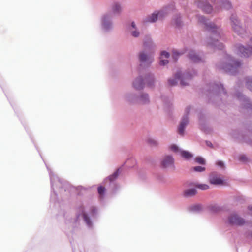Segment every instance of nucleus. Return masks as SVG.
Instances as JSON below:
<instances>
[{
  "mask_svg": "<svg viewBox=\"0 0 252 252\" xmlns=\"http://www.w3.org/2000/svg\"><path fill=\"white\" fill-rule=\"evenodd\" d=\"M143 46L145 49L148 51H151L155 48V45L150 35L147 34L145 36Z\"/></svg>",
  "mask_w": 252,
  "mask_h": 252,
  "instance_id": "12",
  "label": "nucleus"
},
{
  "mask_svg": "<svg viewBox=\"0 0 252 252\" xmlns=\"http://www.w3.org/2000/svg\"><path fill=\"white\" fill-rule=\"evenodd\" d=\"M106 189L104 187L100 186L98 188V192L101 196H103Z\"/></svg>",
  "mask_w": 252,
  "mask_h": 252,
  "instance_id": "29",
  "label": "nucleus"
},
{
  "mask_svg": "<svg viewBox=\"0 0 252 252\" xmlns=\"http://www.w3.org/2000/svg\"><path fill=\"white\" fill-rule=\"evenodd\" d=\"M174 163V159L171 156H168L164 158L162 162V165L164 167H168L173 165Z\"/></svg>",
  "mask_w": 252,
  "mask_h": 252,
  "instance_id": "19",
  "label": "nucleus"
},
{
  "mask_svg": "<svg viewBox=\"0 0 252 252\" xmlns=\"http://www.w3.org/2000/svg\"><path fill=\"white\" fill-rule=\"evenodd\" d=\"M141 100L143 104L146 103L149 101L148 96L147 94H144L141 96Z\"/></svg>",
  "mask_w": 252,
  "mask_h": 252,
  "instance_id": "28",
  "label": "nucleus"
},
{
  "mask_svg": "<svg viewBox=\"0 0 252 252\" xmlns=\"http://www.w3.org/2000/svg\"><path fill=\"white\" fill-rule=\"evenodd\" d=\"M219 3L222 8L227 10L231 9L232 7V3L229 0H220Z\"/></svg>",
  "mask_w": 252,
  "mask_h": 252,
  "instance_id": "20",
  "label": "nucleus"
},
{
  "mask_svg": "<svg viewBox=\"0 0 252 252\" xmlns=\"http://www.w3.org/2000/svg\"><path fill=\"white\" fill-rule=\"evenodd\" d=\"M250 41L252 43V37L250 38ZM237 53L242 58H249L252 56V45L247 44L244 45L239 44L237 46Z\"/></svg>",
  "mask_w": 252,
  "mask_h": 252,
  "instance_id": "4",
  "label": "nucleus"
},
{
  "mask_svg": "<svg viewBox=\"0 0 252 252\" xmlns=\"http://www.w3.org/2000/svg\"><path fill=\"white\" fill-rule=\"evenodd\" d=\"M114 17L110 11L103 13L100 17L99 26L101 31L105 33L111 32L114 29Z\"/></svg>",
  "mask_w": 252,
  "mask_h": 252,
  "instance_id": "1",
  "label": "nucleus"
},
{
  "mask_svg": "<svg viewBox=\"0 0 252 252\" xmlns=\"http://www.w3.org/2000/svg\"><path fill=\"white\" fill-rule=\"evenodd\" d=\"M149 142L150 143V144L151 145H156L157 144V142L156 141H155L154 140H149Z\"/></svg>",
  "mask_w": 252,
  "mask_h": 252,
  "instance_id": "37",
  "label": "nucleus"
},
{
  "mask_svg": "<svg viewBox=\"0 0 252 252\" xmlns=\"http://www.w3.org/2000/svg\"><path fill=\"white\" fill-rule=\"evenodd\" d=\"M196 3L197 7L205 13L210 14L213 11V6L207 0L198 1Z\"/></svg>",
  "mask_w": 252,
  "mask_h": 252,
  "instance_id": "9",
  "label": "nucleus"
},
{
  "mask_svg": "<svg viewBox=\"0 0 252 252\" xmlns=\"http://www.w3.org/2000/svg\"><path fill=\"white\" fill-rule=\"evenodd\" d=\"M231 27L234 32L239 36H242L245 32L242 23L237 15L232 13L230 16Z\"/></svg>",
  "mask_w": 252,
  "mask_h": 252,
  "instance_id": "3",
  "label": "nucleus"
},
{
  "mask_svg": "<svg viewBox=\"0 0 252 252\" xmlns=\"http://www.w3.org/2000/svg\"><path fill=\"white\" fill-rule=\"evenodd\" d=\"M195 161L201 164H205V160L201 157H197L195 159Z\"/></svg>",
  "mask_w": 252,
  "mask_h": 252,
  "instance_id": "30",
  "label": "nucleus"
},
{
  "mask_svg": "<svg viewBox=\"0 0 252 252\" xmlns=\"http://www.w3.org/2000/svg\"><path fill=\"white\" fill-rule=\"evenodd\" d=\"M194 186H195L197 188H198L201 190H207L209 189V186L207 184H194Z\"/></svg>",
  "mask_w": 252,
  "mask_h": 252,
  "instance_id": "26",
  "label": "nucleus"
},
{
  "mask_svg": "<svg viewBox=\"0 0 252 252\" xmlns=\"http://www.w3.org/2000/svg\"><path fill=\"white\" fill-rule=\"evenodd\" d=\"M229 224L232 225H242L245 224V220L236 214H232L228 218Z\"/></svg>",
  "mask_w": 252,
  "mask_h": 252,
  "instance_id": "11",
  "label": "nucleus"
},
{
  "mask_svg": "<svg viewBox=\"0 0 252 252\" xmlns=\"http://www.w3.org/2000/svg\"><path fill=\"white\" fill-rule=\"evenodd\" d=\"M181 84L182 85V86H185V85H187L188 84V83H185L184 82V81L183 79H182L181 80Z\"/></svg>",
  "mask_w": 252,
  "mask_h": 252,
  "instance_id": "38",
  "label": "nucleus"
},
{
  "mask_svg": "<svg viewBox=\"0 0 252 252\" xmlns=\"http://www.w3.org/2000/svg\"><path fill=\"white\" fill-rule=\"evenodd\" d=\"M188 118L187 116L184 117L182 118V121L180 124L179 126L178 127V133L181 135H184L186 126L188 123Z\"/></svg>",
  "mask_w": 252,
  "mask_h": 252,
  "instance_id": "16",
  "label": "nucleus"
},
{
  "mask_svg": "<svg viewBox=\"0 0 252 252\" xmlns=\"http://www.w3.org/2000/svg\"><path fill=\"white\" fill-rule=\"evenodd\" d=\"M235 65H236V67H239L240 66V65L241 64H239V63H237V64H234Z\"/></svg>",
  "mask_w": 252,
  "mask_h": 252,
  "instance_id": "44",
  "label": "nucleus"
},
{
  "mask_svg": "<svg viewBox=\"0 0 252 252\" xmlns=\"http://www.w3.org/2000/svg\"><path fill=\"white\" fill-rule=\"evenodd\" d=\"M190 79V77L188 75H185L184 76V79L186 80H189Z\"/></svg>",
  "mask_w": 252,
  "mask_h": 252,
  "instance_id": "40",
  "label": "nucleus"
},
{
  "mask_svg": "<svg viewBox=\"0 0 252 252\" xmlns=\"http://www.w3.org/2000/svg\"><path fill=\"white\" fill-rule=\"evenodd\" d=\"M170 53L169 52L166 50H162L160 53V61L158 63H169L168 59L170 57Z\"/></svg>",
  "mask_w": 252,
  "mask_h": 252,
  "instance_id": "15",
  "label": "nucleus"
},
{
  "mask_svg": "<svg viewBox=\"0 0 252 252\" xmlns=\"http://www.w3.org/2000/svg\"><path fill=\"white\" fill-rule=\"evenodd\" d=\"M181 73L180 72H178L177 73H176V74L175 75V79H169L168 80V84L170 86H174L175 85H176L177 82L176 81L177 79H180V77H181Z\"/></svg>",
  "mask_w": 252,
  "mask_h": 252,
  "instance_id": "24",
  "label": "nucleus"
},
{
  "mask_svg": "<svg viewBox=\"0 0 252 252\" xmlns=\"http://www.w3.org/2000/svg\"><path fill=\"white\" fill-rule=\"evenodd\" d=\"M172 24L177 29H180L183 28L184 22L182 20V16L181 13H177L173 16Z\"/></svg>",
  "mask_w": 252,
  "mask_h": 252,
  "instance_id": "10",
  "label": "nucleus"
},
{
  "mask_svg": "<svg viewBox=\"0 0 252 252\" xmlns=\"http://www.w3.org/2000/svg\"><path fill=\"white\" fill-rule=\"evenodd\" d=\"M227 65H228V66H227V67H233V66L232 65L233 64H227Z\"/></svg>",
  "mask_w": 252,
  "mask_h": 252,
  "instance_id": "42",
  "label": "nucleus"
},
{
  "mask_svg": "<svg viewBox=\"0 0 252 252\" xmlns=\"http://www.w3.org/2000/svg\"><path fill=\"white\" fill-rule=\"evenodd\" d=\"M158 19V15H157L156 11H155L151 14L145 18L144 22L146 23H154L157 22Z\"/></svg>",
  "mask_w": 252,
  "mask_h": 252,
  "instance_id": "18",
  "label": "nucleus"
},
{
  "mask_svg": "<svg viewBox=\"0 0 252 252\" xmlns=\"http://www.w3.org/2000/svg\"><path fill=\"white\" fill-rule=\"evenodd\" d=\"M83 217L84 220L86 221V222L87 223H89L90 222V219H89V217H88L87 215L85 213H83Z\"/></svg>",
  "mask_w": 252,
  "mask_h": 252,
  "instance_id": "33",
  "label": "nucleus"
},
{
  "mask_svg": "<svg viewBox=\"0 0 252 252\" xmlns=\"http://www.w3.org/2000/svg\"><path fill=\"white\" fill-rule=\"evenodd\" d=\"M210 1V2H212V3H215V1H216V0H209Z\"/></svg>",
  "mask_w": 252,
  "mask_h": 252,
  "instance_id": "43",
  "label": "nucleus"
},
{
  "mask_svg": "<svg viewBox=\"0 0 252 252\" xmlns=\"http://www.w3.org/2000/svg\"><path fill=\"white\" fill-rule=\"evenodd\" d=\"M217 165L219 166L222 167H223L224 166L223 163L222 161H218L217 163Z\"/></svg>",
  "mask_w": 252,
  "mask_h": 252,
  "instance_id": "35",
  "label": "nucleus"
},
{
  "mask_svg": "<svg viewBox=\"0 0 252 252\" xmlns=\"http://www.w3.org/2000/svg\"><path fill=\"white\" fill-rule=\"evenodd\" d=\"M186 111H187V113H189V109L188 108H187Z\"/></svg>",
  "mask_w": 252,
  "mask_h": 252,
  "instance_id": "46",
  "label": "nucleus"
},
{
  "mask_svg": "<svg viewBox=\"0 0 252 252\" xmlns=\"http://www.w3.org/2000/svg\"><path fill=\"white\" fill-rule=\"evenodd\" d=\"M196 193V190L194 189H189L184 191L183 195L185 197H190L194 196Z\"/></svg>",
  "mask_w": 252,
  "mask_h": 252,
  "instance_id": "23",
  "label": "nucleus"
},
{
  "mask_svg": "<svg viewBox=\"0 0 252 252\" xmlns=\"http://www.w3.org/2000/svg\"><path fill=\"white\" fill-rule=\"evenodd\" d=\"M118 176V172H116L115 173H114L112 176L109 177V180L110 181H112L114 179H115Z\"/></svg>",
  "mask_w": 252,
  "mask_h": 252,
  "instance_id": "34",
  "label": "nucleus"
},
{
  "mask_svg": "<svg viewBox=\"0 0 252 252\" xmlns=\"http://www.w3.org/2000/svg\"><path fill=\"white\" fill-rule=\"evenodd\" d=\"M138 59L140 63H152L151 54L150 52L145 50L140 51L138 54Z\"/></svg>",
  "mask_w": 252,
  "mask_h": 252,
  "instance_id": "8",
  "label": "nucleus"
},
{
  "mask_svg": "<svg viewBox=\"0 0 252 252\" xmlns=\"http://www.w3.org/2000/svg\"><path fill=\"white\" fill-rule=\"evenodd\" d=\"M198 22L203 24L205 29L209 32L213 33L216 36L220 37V33L219 31V27L212 22H208V19L203 15L197 16Z\"/></svg>",
  "mask_w": 252,
  "mask_h": 252,
  "instance_id": "2",
  "label": "nucleus"
},
{
  "mask_svg": "<svg viewBox=\"0 0 252 252\" xmlns=\"http://www.w3.org/2000/svg\"><path fill=\"white\" fill-rule=\"evenodd\" d=\"M206 144L208 146L212 147V143L209 141H206Z\"/></svg>",
  "mask_w": 252,
  "mask_h": 252,
  "instance_id": "41",
  "label": "nucleus"
},
{
  "mask_svg": "<svg viewBox=\"0 0 252 252\" xmlns=\"http://www.w3.org/2000/svg\"><path fill=\"white\" fill-rule=\"evenodd\" d=\"M170 149L175 152H177L179 151V148L178 147L175 145H172L170 146Z\"/></svg>",
  "mask_w": 252,
  "mask_h": 252,
  "instance_id": "32",
  "label": "nucleus"
},
{
  "mask_svg": "<svg viewBox=\"0 0 252 252\" xmlns=\"http://www.w3.org/2000/svg\"><path fill=\"white\" fill-rule=\"evenodd\" d=\"M194 171L196 172H203L205 171V168L202 166H195L193 168Z\"/></svg>",
  "mask_w": 252,
  "mask_h": 252,
  "instance_id": "31",
  "label": "nucleus"
},
{
  "mask_svg": "<svg viewBox=\"0 0 252 252\" xmlns=\"http://www.w3.org/2000/svg\"><path fill=\"white\" fill-rule=\"evenodd\" d=\"M180 153L181 156L186 159H189L192 157V155L186 151H181Z\"/></svg>",
  "mask_w": 252,
  "mask_h": 252,
  "instance_id": "25",
  "label": "nucleus"
},
{
  "mask_svg": "<svg viewBox=\"0 0 252 252\" xmlns=\"http://www.w3.org/2000/svg\"><path fill=\"white\" fill-rule=\"evenodd\" d=\"M209 182L211 184L216 185H222L223 184V180L215 176L210 177Z\"/></svg>",
  "mask_w": 252,
  "mask_h": 252,
  "instance_id": "21",
  "label": "nucleus"
},
{
  "mask_svg": "<svg viewBox=\"0 0 252 252\" xmlns=\"http://www.w3.org/2000/svg\"><path fill=\"white\" fill-rule=\"evenodd\" d=\"M226 57H227V59L229 60L230 62L229 63H242L240 61H239L238 60H233V58L228 54H226Z\"/></svg>",
  "mask_w": 252,
  "mask_h": 252,
  "instance_id": "27",
  "label": "nucleus"
},
{
  "mask_svg": "<svg viewBox=\"0 0 252 252\" xmlns=\"http://www.w3.org/2000/svg\"><path fill=\"white\" fill-rule=\"evenodd\" d=\"M250 211H251V214L252 215V207H250Z\"/></svg>",
  "mask_w": 252,
  "mask_h": 252,
  "instance_id": "45",
  "label": "nucleus"
},
{
  "mask_svg": "<svg viewBox=\"0 0 252 252\" xmlns=\"http://www.w3.org/2000/svg\"><path fill=\"white\" fill-rule=\"evenodd\" d=\"M187 50L188 49L187 48H184L181 50L173 49L172 51V58L174 62H177L180 57L184 54L187 51Z\"/></svg>",
  "mask_w": 252,
  "mask_h": 252,
  "instance_id": "14",
  "label": "nucleus"
},
{
  "mask_svg": "<svg viewBox=\"0 0 252 252\" xmlns=\"http://www.w3.org/2000/svg\"><path fill=\"white\" fill-rule=\"evenodd\" d=\"M143 85V80L140 78L136 79L133 83L134 87L138 90L142 89Z\"/></svg>",
  "mask_w": 252,
  "mask_h": 252,
  "instance_id": "22",
  "label": "nucleus"
},
{
  "mask_svg": "<svg viewBox=\"0 0 252 252\" xmlns=\"http://www.w3.org/2000/svg\"><path fill=\"white\" fill-rule=\"evenodd\" d=\"M206 41L207 45L212 48L222 50L224 48V45L218 39L213 38L211 36L208 37Z\"/></svg>",
  "mask_w": 252,
  "mask_h": 252,
  "instance_id": "6",
  "label": "nucleus"
},
{
  "mask_svg": "<svg viewBox=\"0 0 252 252\" xmlns=\"http://www.w3.org/2000/svg\"><path fill=\"white\" fill-rule=\"evenodd\" d=\"M215 207H212V209L214 211H217L220 210V208L219 207H216L215 209H214Z\"/></svg>",
  "mask_w": 252,
  "mask_h": 252,
  "instance_id": "39",
  "label": "nucleus"
},
{
  "mask_svg": "<svg viewBox=\"0 0 252 252\" xmlns=\"http://www.w3.org/2000/svg\"><path fill=\"white\" fill-rule=\"evenodd\" d=\"M240 160L242 161H245L246 160V157L244 156H242L240 157Z\"/></svg>",
  "mask_w": 252,
  "mask_h": 252,
  "instance_id": "36",
  "label": "nucleus"
},
{
  "mask_svg": "<svg viewBox=\"0 0 252 252\" xmlns=\"http://www.w3.org/2000/svg\"><path fill=\"white\" fill-rule=\"evenodd\" d=\"M126 28L130 32V35L132 37L137 38L140 36V31L134 21H132L130 22H127L126 24Z\"/></svg>",
  "mask_w": 252,
  "mask_h": 252,
  "instance_id": "7",
  "label": "nucleus"
},
{
  "mask_svg": "<svg viewBox=\"0 0 252 252\" xmlns=\"http://www.w3.org/2000/svg\"><path fill=\"white\" fill-rule=\"evenodd\" d=\"M187 57L189 59L195 63H199L202 61L201 56L193 50H191L189 51Z\"/></svg>",
  "mask_w": 252,
  "mask_h": 252,
  "instance_id": "13",
  "label": "nucleus"
},
{
  "mask_svg": "<svg viewBox=\"0 0 252 252\" xmlns=\"http://www.w3.org/2000/svg\"><path fill=\"white\" fill-rule=\"evenodd\" d=\"M112 16L115 15H119L122 12V7L121 4L118 2H114L111 6V11Z\"/></svg>",
  "mask_w": 252,
  "mask_h": 252,
  "instance_id": "17",
  "label": "nucleus"
},
{
  "mask_svg": "<svg viewBox=\"0 0 252 252\" xmlns=\"http://www.w3.org/2000/svg\"><path fill=\"white\" fill-rule=\"evenodd\" d=\"M175 9V5L173 4H169L164 6L162 9L159 10H156L158 19H162L165 17L168 14L173 11Z\"/></svg>",
  "mask_w": 252,
  "mask_h": 252,
  "instance_id": "5",
  "label": "nucleus"
},
{
  "mask_svg": "<svg viewBox=\"0 0 252 252\" xmlns=\"http://www.w3.org/2000/svg\"><path fill=\"white\" fill-rule=\"evenodd\" d=\"M251 235H252V234Z\"/></svg>",
  "mask_w": 252,
  "mask_h": 252,
  "instance_id": "47",
  "label": "nucleus"
}]
</instances>
